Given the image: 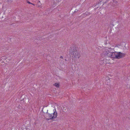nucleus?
Segmentation results:
<instances>
[{"instance_id":"obj_9","label":"nucleus","mask_w":130,"mask_h":130,"mask_svg":"<svg viewBox=\"0 0 130 130\" xmlns=\"http://www.w3.org/2000/svg\"><path fill=\"white\" fill-rule=\"evenodd\" d=\"M70 52H71V51H70Z\"/></svg>"},{"instance_id":"obj_7","label":"nucleus","mask_w":130,"mask_h":130,"mask_svg":"<svg viewBox=\"0 0 130 130\" xmlns=\"http://www.w3.org/2000/svg\"><path fill=\"white\" fill-rule=\"evenodd\" d=\"M27 2L28 3V4H32V5H34V4H33L32 3H30V2L29 1H28Z\"/></svg>"},{"instance_id":"obj_5","label":"nucleus","mask_w":130,"mask_h":130,"mask_svg":"<svg viewBox=\"0 0 130 130\" xmlns=\"http://www.w3.org/2000/svg\"><path fill=\"white\" fill-rule=\"evenodd\" d=\"M111 57L112 58H117V52H111Z\"/></svg>"},{"instance_id":"obj_6","label":"nucleus","mask_w":130,"mask_h":130,"mask_svg":"<svg viewBox=\"0 0 130 130\" xmlns=\"http://www.w3.org/2000/svg\"><path fill=\"white\" fill-rule=\"evenodd\" d=\"M54 85L55 86L57 87H59V84L57 83H55L54 84Z\"/></svg>"},{"instance_id":"obj_1","label":"nucleus","mask_w":130,"mask_h":130,"mask_svg":"<svg viewBox=\"0 0 130 130\" xmlns=\"http://www.w3.org/2000/svg\"><path fill=\"white\" fill-rule=\"evenodd\" d=\"M71 54L72 57L74 58H79L80 56L79 53L77 52V50L75 48L74 49L73 48L72 52H71Z\"/></svg>"},{"instance_id":"obj_2","label":"nucleus","mask_w":130,"mask_h":130,"mask_svg":"<svg viewBox=\"0 0 130 130\" xmlns=\"http://www.w3.org/2000/svg\"><path fill=\"white\" fill-rule=\"evenodd\" d=\"M55 111L52 114L49 113L47 114V117L48 118L47 119V120H49L50 119L53 120L55 118H56L57 116V113L56 112L55 109Z\"/></svg>"},{"instance_id":"obj_4","label":"nucleus","mask_w":130,"mask_h":130,"mask_svg":"<svg viewBox=\"0 0 130 130\" xmlns=\"http://www.w3.org/2000/svg\"><path fill=\"white\" fill-rule=\"evenodd\" d=\"M111 52L109 50H107L106 51L105 53L104 54L105 56H107L110 57H111Z\"/></svg>"},{"instance_id":"obj_3","label":"nucleus","mask_w":130,"mask_h":130,"mask_svg":"<svg viewBox=\"0 0 130 130\" xmlns=\"http://www.w3.org/2000/svg\"><path fill=\"white\" fill-rule=\"evenodd\" d=\"M125 54L121 53V52H117V58L119 59L124 57L125 56Z\"/></svg>"},{"instance_id":"obj_8","label":"nucleus","mask_w":130,"mask_h":130,"mask_svg":"<svg viewBox=\"0 0 130 130\" xmlns=\"http://www.w3.org/2000/svg\"><path fill=\"white\" fill-rule=\"evenodd\" d=\"M60 58H63V57H62V56H61L60 57Z\"/></svg>"}]
</instances>
